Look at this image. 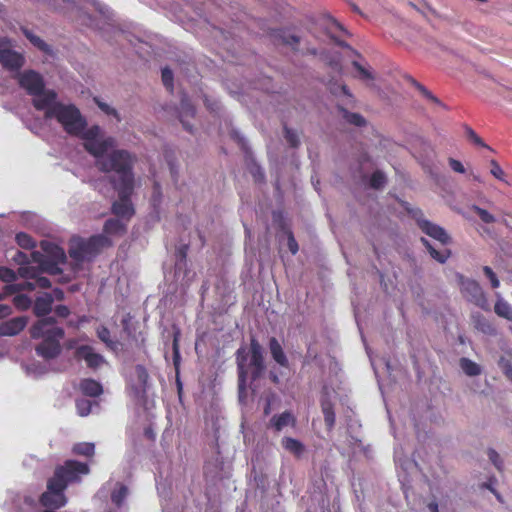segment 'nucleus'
Segmentation results:
<instances>
[{
  "mask_svg": "<svg viewBox=\"0 0 512 512\" xmlns=\"http://www.w3.org/2000/svg\"><path fill=\"white\" fill-rule=\"evenodd\" d=\"M224 416L220 399H212L204 409L203 441H204V475L215 480L222 478L224 457L221 451Z\"/></svg>",
  "mask_w": 512,
  "mask_h": 512,
  "instance_id": "f257e3e1",
  "label": "nucleus"
},
{
  "mask_svg": "<svg viewBox=\"0 0 512 512\" xmlns=\"http://www.w3.org/2000/svg\"><path fill=\"white\" fill-rule=\"evenodd\" d=\"M56 99L57 93L48 90L44 97L33 99L32 103L36 110L45 112V119L55 118L66 133L79 136L86 128L87 121L75 105L56 102Z\"/></svg>",
  "mask_w": 512,
  "mask_h": 512,
  "instance_id": "f03ea898",
  "label": "nucleus"
},
{
  "mask_svg": "<svg viewBox=\"0 0 512 512\" xmlns=\"http://www.w3.org/2000/svg\"><path fill=\"white\" fill-rule=\"evenodd\" d=\"M135 157L124 149L113 150L104 158L96 160V167L104 172H115L119 179L110 177L111 184L114 185H131L134 184L133 165Z\"/></svg>",
  "mask_w": 512,
  "mask_h": 512,
  "instance_id": "7ed1b4c3",
  "label": "nucleus"
},
{
  "mask_svg": "<svg viewBox=\"0 0 512 512\" xmlns=\"http://www.w3.org/2000/svg\"><path fill=\"white\" fill-rule=\"evenodd\" d=\"M250 361L248 366L246 365L248 354L244 348H240L237 351V366H238V377H239V388L242 389L245 385L246 378L248 375V369H251L252 379L258 378L264 370V359L262 347L259 342L255 339H251L250 343Z\"/></svg>",
  "mask_w": 512,
  "mask_h": 512,
  "instance_id": "20e7f679",
  "label": "nucleus"
},
{
  "mask_svg": "<svg viewBox=\"0 0 512 512\" xmlns=\"http://www.w3.org/2000/svg\"><path fill=\"white\" fill-rule=\"evenodd\" d=\"M112 246L110 238L104 234L93 235L88 239L77 238L71 241L68 253L77 262L89 260L104 248Z\"/></svg>",
  "mask_w": 512,
  "mask_h": 512,
  "instance_id": "39448f33",
  "label": "nucleus"
},
{
  "mask_svg": "<svg viewBox=\"0 0 512 512\" xmlns=\"http://www.w3.org/2000/svg\"><path fill=\"white\" fill-rule=\"evenodd\" d=\"M90 473V467L87 463L77 460H66L54 469L51 479L58 485H62L66 490L70 484L80 483L82 477Z\"/></svg>",
  "mask_w": 512,
  "mask_h": 512,
  "instance_id": "423d86ee",
  "label": "nucleus"
},
{
  "mask_svg": "<svg viewBox=\"0 0 512 512\" xmlns=\"http://www.w3.org/2000/svg\"><path fill=\"white\" fill-rule=\"evenodd\" d=\"M113 188L118 193V200L112 203L111 211L116 217L129 221L135 214V209L131 201L134 184L114 185Z\"/></svg>",
  "mask_w": 512,
  "mask_h": 512,
  "instance_id": "0eeeda50",
  "label": "nucleus"
},
{
  "mask_svg": "<svg viewBox=\"0 0 512 512\" xmlns=\"http://www.w3.org/2000/svg\"><path fill=\"white\" fill-rule=\"evenodd\" d=\"M459 285L462 296L482 310L489 311L490 304L480 284L473 279L459 275Z\"/></svg>",
  "mask_w": 512,
  "mask_h": 512,
  "instance_id": "6e6552de",
  "label": "nucleus"
},
{
  "mask_svg": "<svg viewBox=\"0 0 512 512\" xmlns=\"http://www.w3.org/2000/svg\"><path fill=\"white\" fill-rule=\"evenodd\" d=\"M68 502L65 489L51 479L47 480L46 491L39 497V503L45 510H58Z\"/></svg>",
  "mask_w": 512,
  "mask_h": 512,
  "instance_id": "1a4fd4ad",
  "label": "nucleus"
},
{
  "mask_svg": "<svg viewBox=\"0 0 512 512\" xmlns=\"http://www.w3.org/2000/svg\"><path fill=\"white\" fill-rule=\"evenodd\" d=\"M18 273L21 277L26 279L23 283H19L16 285L18 290H34L36 287L40 288H50L51 282L50 280L42 276L41 272L38 268L32 267V266H21L18 269Z\"/></svg>",
  "mask_w": 512,
  "mask_h": 512,
  "instance_id": "9d476101",
  "label": "nucleus"
},
{
  "mask_svg": "<svg viewBox=\"0 0 512 512\" xmlns=\"http://www.w3.org/2000/svg\"><path fill=\"white\" fill-rule=\"evenodd\" d=\"M19 85L27 91L29 95L36 98H42L47 93L42 76L33 71L28 70L19 75Z\"/></svg>",
  "mask_w": 512,
  "mask_h": 512,
  "instance_id": "9b49d317",
  "label": "nucleus"
},
{
  "mask_svg": "<svg viewBox=\"0 0 512 512\" xmlns=\"http://www.w3.org/2000/svg\"><path fill=\"white\" fill-rule=\"evenodd\" d=\"M52 333V336L43 339L35 348L37 355L47 360L54 359L60 354V340L65 334L63 329H55Z\"/></svg>",
  "mask_w": 512,
  "mask_h": 512,
  "instance_id": "f8f14e48",
  "label": "nucleus"
},
{
  "mask_svg": "<svg viewBox=\"0 0 512 512\" xmlns=\"http://www.w3.org/2000/svg\"><path fill=\"white\" fill-rule=\"evenodd\" d=\"M0 63L3 68L9 71H18L25 63L22 54L10 49V42L0 39Z\"/></svg>",
  "mask_w": 512,
  "mask_h": 512,
  "instance_id": "ddd939ff",
  "label": "nucleus"
},
{
  "mask_svg": "<svg viewBox=\"0 0 512 512\" xmlns=\"http://www.w3.org/2000/svg\"><path fill=\"white\" fill-rule=\"evenodd\" d=\"M418 214L419 216L414 215V217L418 227L423 233L439 241L443 245H447L451 242V237L448 235L444 228L423 218V213L420 210L418 211Z\"/></svg>",
  "mask_w": 512,
  "mask_h": 512,
  "instance_id": "4468645a",
  "label": "nucleus"
},
{
  "mask_svg": "<svg viewBox=\"0 0 512 512\" xmlns=\"http://www.w3.org/2000/svg\"><path fill=\"white\" fill-rule=\"evenodd\" d=\"M321 411L324 416L326 429L332 431L336 423V415L334 411V404L330 399V393L327 387H324L320 398Z\"/></svg>",
  "mask_w": 512,
  "mask_h": 512,
  "instance_id": "2eb2a0df",
  "label": "nucleus"
},
{
  "mask_svg": "<svg viewBox=\"0 0 512 512\" xmlns=\"http://www.w3.org/2000/svg\"><path fill=\"white\" fill-rule=\"evenodd\" d=\"M115 145L116 141L113 137L84 142L85 150L93 155L96 160L104 158L108 154V150L113 148Z\"/></svg>",
  "mask_w": 512,
  "mask_h": 512,
  "instance_id": "dca6fc26",
  "label": "nucleus"
},
{
  "mask_svg": "<svg viewBox=\"0 0 512 512\" xmlns=\"http://www.w3.org/2000/svg\"><path fill=\"white\" fill-rule=\"evenodd\" d=\"M74 357L77 360H85L87 366L92 369L98 368L103 362L102 355L95 353L93 347L89 345H81L76 348Z\"/></svg>",
  "mask_w": 512,
  "mask_h": 512,
  "instance_id": "f3484780",
  "label": "nucleus"
},
{
  "mask_svg": "<svg viewBox=\"0 0 512 512\" xmlns=\"http://www.w3.org/2000/svg\"><path fill=\"white\" fill-rule=\"evenodd\" d=\"M55 318L46 317L39 319L30 329V335L33 339H45L48 336H52V332L55 329H62L61 327L55 326Z\"/></svg>",
  "mask_w": 512,
  "mask_h": 512,
  "instance_id": "a211bd4d",
  "label": "nucleus"
},
{
  "mask_svg": "<svg viewBox=\"0 0 512 512\" xmlns=\"http://www.w3.org/2000/svg\"><path fill=\"white\" fill-rule=\"evenodd\" d=\"M31 258L33 262L38 263V269L41 272H46L51 275H58L62 272L59 267L60 264H64L65 262H60L58 260L46 259L44 254L39 251H33L31 253Z\"/></svg>",
  "mask_w": 512,
  "mask_h": 512,
  "instance_id": "6ab92c4d",
  "label": "nucleus"
},
{
  "mask_svg": "<svg viewBox=\"0 0 512 512\" xmlns=\"http://www.w3.org/2000/svg\"><path fill=\"white\" fill-rule=\"evenodd\" d=\"M25 317H15L0 323V336H15L19 334L26 326Z\"/></svg>",
  "mask_w": 512,
  "mask_h": 512,
  "instance_id": "aec40b11",
  "label": "nucleus"
},
{
  "mask_svg": "<svg viewBox=\"0 0 512 512\" xmlns=\"http://www.w3.org/2000/svg\"><path fill=\"white\" fill-rule=\"evenodd\" d=\"M196 110L194 106L191 104L190 100L187 96L182 97L180 102V107L178 110L179 120L182 123L185 130L188 132H192V126L186 120L187 118H193L195 116Z\"/></svg>",
  "mask_w": 512,
  "mask_h": 512,
  "instance_id": "412c9836",
  "label": "nucleus"
},
{
  "mask_svg": "<svg viewBox=\"0 0 512 512\" xmlns=\"http://www.w3.org/2000/svg\"><path fill=\"white\" fill-rule=\"evenodd\" d=\"M54 298L51 294L45 293L36 298L33 306V312L37 317H44L52 310Z\"/></svg>",
  "mask_w": 512,
  "mask_h": 512,
  "instance_id": "4be33fe9",
  "label": "nucleus"
},
{
  "mask_svg": "<svg viewBox=\"0 0 512 512\" xmlns=\"http://www.w3.org/2000/svg\"><path fill=\"white\" fill-rule=\"evenodd\" d=\"M270 425L279 432L286 426L295 427L296 418L290 411H284L281 414H276L270 419Z\"/></svg>",
  "mask_w": 512,
  "mask_h": 512,
  "instance_id": "5701e85b",
  "label": "nucleus"
},
{
  "mask_svg": "<svg viewBox=\"0 0 512 512\" xmlns=\"http://www.w3.org/2000/svg\"><path fill=\"white\" fill-rule=\"evenodd\" d=\"M79 389L85 396L89 397H99L103 393L101 383L92 378L82 379Z\"/></svg>",
  "mask_w": 512,
  "mask_h": 512,
  "instance_id": "b1692460",
  "label": "nucleus"
},
{
  "mask_svg": "<svg viewBox=\"0 0 512 512\" xmlns=\"http://www.w3.org/2000/svg\"><path fill=\"white\" fill-rule=\"evenodd\" d=\"M41 248L45 252L44 256L46 259L58 260L60 262H66L65 251L58 245L49 242L42 241Z\"/></svg>",
  "mask_w": 512,
  "mask_h": 512,
  "instance_id": "393cba45",
  "label": "nucleus"
},
{
  "mask_svg": "<svg viewBox=\"0 0 512 512\" xmlns=\"http://www.w3.org/2000/svg\"><path fill=\"white\" fill-rule=\"evenodd\" d=\"M135 374L139 384V387L135 388V394L137 397L144 398L148 389V371L143 365H136Z\"/></svg>",
  "mask_w": 512,
  "mask_h": 512,
  "instance_id": "a878e982",
  "label": "nucleus"
},
{
  "mask_svg": "<svg viewBox=\"0 0 512 512\" xmlns=\"http://www.w3.org/2000/svg\"><path fill=\"white\" fill-rule=\"evenodd\" d=\"M269 349L272 358L282 367H288V359L283 351V348L279 341L275 337H271L269 340Z\"/></svg>",
  "mask_w": 512,
  "mask_h": 512,
  "instance_id": "bb28decb",
  "label": "nucleus"
},
{
  "mask_svg": "<svg viewBox=\"0 0 512 512\" xmlns=\"http://www.w3.org/2000/svg\"><path fill=\"white\" fill-rule=\"evenodd\" d=\"M104 235H123L126 233V224L120 218H110L103 226Z\"/></svg>",
  "mask_w": 512,
  "mask_h": 512,
  "instance_id": "cd10ccee",
  "label": "nucleus"
},
{
  "mask_svg": "<svg viewBox=\"0 0 512 512\" xmlns=\"http://www.w3.org/2000/svg\"><path fill=\"white\" fill-rule=\"evenodd\" d=\"M420 241L423 246H425L430 256L441 264H444L451 256V251L449 249L439 251L435 249L432 244L424 237H421Z\"/></svg>",
  "mask_w": 512,
  "mask_h": 512,
  "instance_id": "c85d7f7f",
  "label": "nucleus"
},
{
  "mask_svg": "<svg viewBox=\"0 0 512 512\" xmlns=\"http://www.w3.org/2000/svg\"><path fill=\"white\" fill-rule=\"evenodd\" d=\"M281 444L285 450L295 456H300L305 450L303 443L292 437H284Z\"/></svg>",
  "mask_w": 512,
  "mask_h": 512,
  "instance_id": "c756f323",
  "label": "nucleus"
},
{
  "mask_svg": "<svg viewBox=\"0 0 512 512\" xmlns=\"http://www.w3.org/2000/svg\"><path fill=\"white\" fill-rule=\"evenodd\" d=\"M273 37L281 43L295 48L300 43V38L294 34H289L286 30L278 29L273 31Z\"/></svg>",
  "mask_w": 512,
  "mask_h": 512,
  "instance_id": "7c9ffc66",
  "label": "nucleus"
},
{
  "mask_svg": "<svg viewBox=\"0 0 512 512\" xmlns=\"http://www.w3.org/2000/svg\"><path fill=\"white\" fill-rule=\"evenodd\" d=\"M497 301L494 306L495 313L509 321H512V308L511 306L504 301V299L500 296L499 293H496Z\"/></svg>",
  "mask_w": 512,
  "mask_h": 512,
  "instance_id": "2f4dec72",
  "label": "nucleus"
},
{
  "mask_svg": "<svg viewBox=\"0 0 512 512\" xmlns=\"http://www.w3.org/2000/svg\"><path fill=\"white\" fill-rule=\"evenodd\" d=\"M338 110L341 112L342 117L351 125L364 127L367 123L366 119L359 113L349 112L342 106H338Z\"/></svg>",
  "mask_w": 512,
  "mask_h": 512,
  "instance_id": "473e14b6",
  "label": "nucleus"
},
{
  "mask_svg": "<svg viewBox=\"0 0 512 512\" xmlns=\"http://www.w3.org/2000/svg\"><path fill=\"white\" fill-rule=\"evenodd\" d=\"M459 365L463 372L470 377L478 376L482 372L481 366L479 364L466 357H462L459 360Z\"/></svg>",
  "mask_w": 512,
  "mask_h": 512,
  "instance_id": "72a5a7b5",
  "label": "nucleus"
},
{
  "mask_svg": "<svg viewBox=\"0 0 512 512\" xmlns=\"http://www.w3.org/2000/svg\"><path fill=\"white\" fill-rule=\"evenodd\" d=\"M173 343H172V351H173V364L175 366L176 371L179 369L180 365V347H179V341L181 332L180 329L176 326L173 327Z\"/></svg>",
  "mask_w": 512,
  "mask_h": 512,
  "instance_id": "f704fd0d",
  "label": "nucleus"
},
{
  "mask_svg": "<svg viewBox=\"0 0 512 512\" xmlns=\"http://www.w3.org/2000/svg\"><path fill=\"white\" fill-rule=\"evenodd\" d=\"M408 81L425 97L427 100L439 105L443 106V103L435 96L433 95L425 86H423L421 83L416 81L412 77H408Z\"/></svg>",
  "mask_w": 512,
  "mask_h": 512,
  "instance_id": "c9c22d12",
  "label": "nucleus"
},
{
  "mask_svg": "<svg viewBox=\"0 0 512 512\" xmlns=\"http://www.w3.org/2000/svg\"><path fill=\"white\" fill-rule=\"evenodd\" d=\"M72 452L75 455L92 457L95 453V446L93 443H89V442L77 443L73 446Z\"/></svg>",
  "mask_w": 512,
  "mask_h": 512,
  "instance_id": "e433bc0d",
  "label": "nucleus"
},
{
  "mask_svg": "<svg viewBox=\"0 0 512 512\" xmlns=\"http://www.w3.org/2000/svg\"><path fill=\"white\" fill-rule=\"evenodd\" d=\"M470 209L475 212L480 220L485 223V224H492L496 221V218L494 215H492L489 211H487L486 209H483L481 207H479L478 205H472L470 207Z\"/></svg>",
  "mask_w": 512,
  "mask_h": 512,
  "instance_id": "4c0bfd02",
  "label": "nucleus"
},
{
  "mask_svg": "<svg viewBox=\"0 0 512 512\" xmlns=\"http://www.w3.org/2000/svg\"><path fill=\"white\" fill-rule=\"evenodd\" d=\"M15 239H16L17 244L21 248L32 249L36 246V243L33 240V238L30 235H28L27 233H24V232L17 233Z\"/></svg>",
  "mask_w": 512,
  "mask_h": 512,
  "instance_id": "58836bf2",
  "label": "nucleus"
},
{
  "mask_svg": "<svg viewBox=\"0 0 512 512\" xmlns=\"http://www.w3.org/2000/svg\"><path fill=\"white\" fill-rule=\"evenodd\" d=\"M76 409L77 413L81 417L88 416L91 413L92 410V402L87 399H77L76 400Z\"/></svg>",
  "mask_w": 512,
  "mask_h": 512,
  "instance_id": "ea45409f",
  "label": "nucleus"
},
{
  "mask_svg": "<svg viewBox=\"0 0 512 512\" xmlns=\"http://www.w3.org/2000/svg\"><path fill=\"white\" fill-rule=\"evenodd\" d=\"M386 183V176L382 171H375L372 173L370 177V186L374 189H380L382 188Z\"/></svg>",
  "mask_w": 512,
  "mask_h": 512,
  "instance_id": "a19ab883",
  "label": "nucleus"
},
{
  "mask_svg": "<svg viewBox=\"0 0 512 512\" xmlns=\"http://www.w3.org/2000/svg\"><path fill=\"white\" fill-rule=\"evenodd\" d=\"M284 138L292 148H297L300 145V140L295 131L290 129L286 124L284 125Z\"/></svg>",
  "mask_w": 512,
  "mask_h": 512,
  "instance_id": "79ce46f5",
  "label": "nucleus"
},
{
  "mask_svg": "<svg viewBox=\"0 0 512 512\" xmlns=\"http://www.w3.org/2000/svg\"><path fill=\"white\" fill-rule=\"evenodd\" d=\"M100 134V127L98 125H93L88 129H84L83 132L79 135L85 142L87 141H95L98 140V136Z\"/></svg>",
  "mask_w": 512,
  "mask_h": 512,
  "instance_id": "37998d69",
  "label": "nucleus"
},
{
  "mask_svg": "<svg viewBox=\"0 0 512 512\" xmlns=\"http://www.w3.org/2000/svg\"><path fill=\"white\" fill-rule=\"evenodd\" d=\"M26 37L30 40V42L37 47L39 50L43 52H50V46L42 40L39 36L33 35L30 32H26Z\"/></svg>",
  "mask_w": 512,
  "mask_h": 512,
  "instance_id": "c03bdc74",
  "label": "nucleus"
},
{
  "mask_svg": "<svg viewBox=\"0 0 512 512\" xmlns=\"http://www.w3.org/2000/svg\"><path fill=\"white\" fill-rule=\"evenodd\" d=\"M31 299L24 294L16 295L13 298V304L19 310H27L31 306Z\"/></svg>",
  "mask_w": 512,
  "mask_h": 512,
  "instance_id": "a18cd8bd",
  "label": "nucleus"
},
{
  "mask_svg": "<svg viewBox=\"0 0 512 512\" xmlns=\"http://www.w3.org/2000/svg\"><path fill=\"white\" fill-rule=\"evenodd\" d=\"M128 493V489L126 486L121 485L117 490H114L111 494V500L117 506H120L124 501L126 495Z\"/></svg>",
  "mask_w": 512,
  "mask_h": 512,
  "instance_id": "49530a36",
  "label": "nucleus"
},
{
  "mask_svg": "<svg viewBox=\"0 0 512 512\" xmlns=\"http://www.w3.org/2000/svg\"><path fill=\"white\" fill-rule=\"evenodd\" d=\"M161 78H162L163 85L167 88V90L172 92L173 91V80H174L172 70L169 69L168 67L163 68L161 71Z\"/></svg>",
  "mask_w": 512,
  "mask_h": 512,
  "instance_id": "de8ad7c7",
  "label": "nucleus"
},
{
  "mask_svg": "<svg viewBox=\"0 0 512 512\" xmlns=\"http://www.w3.org/2000/svg\"><path fill=\"white\" fill-rule=\"evenodd\" d=\"M352 66L358 72V77L362 80H374V76L370 70L362 66L359 62L353 61Z\"/></svg>",
  "mask_w": 512,
  "mask_h": 512,
  "instance_id": "09e8293b",
  "label": "nucleus"
},
{
  "mask_svg": "<svg viewBox=\"0 0 512 512\" xmlns=\"http://www.w3.org/2000/svg\"><path fill=\"white\" fill-rule=\"evenodd\" d=\"M330 91L332 94H335V95H338V93L341 92L343 95H345L346 97L349 98L348 103L354 102V97L345 84H341V85L331 84Z\"/></svg>",
  "mask_w": 512,
  "mask_h": 512,
  "instance_id": "8fccbe9b",
  "label": "nucleus"
},
{
  "mask_svg": "<svg viewBox=\"0 0 512 512\" xmlns=\"http://www.w3.org/2000/svg\"><path fill=\"white\" fill-rule=\"evenodd\" d=\"M482 270L484 275L489 279L491 287L493 289L498 288L500 286V281L492 268L489 266H484Z\"/></svg>",
  "mask_w": 512,
  "mask_h": 512,
  "instance_id": "3c124183",
  "label": "nucleus"
},
{
  "mask_svg": "<svg viewBox=\"0 0 512 512\" xmlns=\"http://www.w3.org/2000/svg\"><path fill=\"white\" fill-rule=\"evenodd\" d=\"M0 280L6 283H12L16 280V273L7 267H0Z\"/></svg>",
  "mask_w": 512,
  "mask_h": 512,
  "instance_id": "603ef678",
  "label": "nucleus"
},
{
  "mask_svg": "<svg viewBox=\"0 0 512 512\" xmlns=\"http://www.w3.org/2000/svg\"><path fill=\"white\" fill-rule=\"evenodd\" d=\"M249 171H250L251 175L253 176L255 182L261 183L264 181V179H265L264 171L258 164L253 163L250 166Z\"/></svg>",
  "mask_w": 512,
  "mask_h": 512,
  "instance_id": "864d4df0",
  "label": "nucleus"
},
{
  "mask_svg": "<svg viewBox=\"0 0 512 512\" xmlns=\"http://www.w3.org/2000/svg\"><path fill=\"white\" fill-rule=\"evenodd\" d=\"M490 165H491L490 173L496 179H498L500 181H504L505 173H504L503 169L501 168V166L498 164V162L496 160H491Z\"/></svg>",
  "mask_w": 512,
  "mask_h": 512,
  "instance_id": "5fc2aeb1",
  "label": "nucleus"
},
{
  "mask_svg": "<svg viewBox=\"0 0 512 512\" xmlns=\"http://www.w3.org/2000/svg\"><path fill=\"white\" fill-rule=\"evenodd\" d=\"M286 235H287V246H288L289 251L293 255L297 254V252L299 251V246L294 237L293 232L291 230H287Z\"/></svg>",
  "mask_w": 512,
  "mask_h": 512,
  "instance_id": "6e6d98bb",
  "label": "nucleus"
},
{
  "mask_svg": "<svg viewBox=\"0 0 512 512\" xmlns=\"http://www.w3.org/2000/svg\"><path fill=\"white\" fill-rule=\"evenodd\" d=\"M499 366L503 370L504 374L512 381V360L501 357Z\"/></svg>",
  "mask_w": 512,
  "mask_h": 512,
  "instance_id": "4d7b16f0",
  "label": "nucleus"
},
{
  "mask_svg": "<svg viewBox=\"0 0 512 512\" xmlns=\"http://www.w3.org/2000/svg\"><path fill=\"white\" fill-rule=\"evenodd\" d=\"M97 336L105 344H112L110 339V330L106 326H100L97 328Z\"/></svg>",
  "mask_w": 512,
  "mask_h": 512,
  "instance_id": "13d9d810",
  "label": "nucleus"
},
{
  "mask_svg": "<svg viewBox=\"0 0 512 512\" xmlns=\"http://www.w3.org/2000/svg\"><path fill=\"white\" fill-rule=\"evenodd\" d=\"M188 249H189V246L187 244L181 245L177 248V250H176L177 265H179L181 262H183V264L186 263Z\"/></svg>",
  "mask_w": 512,
  "mask_h": 512,
  "instance_id": "bf43d9fd",
  "label": "nucleus"
},
{
  "mask_svg": "<svg viewBox=\"0 0 512 512\" xmlns=\"http://www.w3.org/2000/svg\"><path fill=\"white\" fill-rule=\"evenodd\" d=\"M467 134H468V137L474 142V144L489 149V146H487L483 142V140L475 133L474 130H472L471 128H468L467 129Z\"/></svg>",
  "mask_w": 512,
  "mask_h": 512,
  "instance_id": "052dcab7",
  "label": "nucleus"
},
{
  "mask_svg": "<svg viewBox=\"0 0 512 512\" xmlns=\"http://www.w3.org/2000/svg\"><path fill=\"white\" fill-rule=\"evenodd\" d=\"M488 457L497 469H501V460L499 454L494 449L488 450Z\"/></svg>",
  "mask_w": 512,
  "mask_h": 512,
  "instance_id": "680f3d73",
  "label": "nucleus"
},
{
  "mask_svg": "<svg viewBox=\"0 0 512 512\" xmlns=\"http://www.w3.org/2000/svg\"><path fill=\"white\" fill-rule=\"evenodd\" d=\"M449 165L453 171L457 173H465V168L459 160L449 158Z\"/></svg>",
  "mask_w": 512,
  "mask_h": 512,
  "instance_id": "e2e57ef3",
  "label": "nucleus"
},
{
  "mask_svg": "<svg viewBox=\"0 0 512 512\" xmlns=\"http://www.w3.org/2000/svg\"><path fill=\"white\" fill-rule=\"evenodd\" d=\"M98 107L108 115H113L118 117L117 111L114 108H111L108 104L97 101Z\"/></svg>",
  "mask_w": 512,
  "mask_h": 512,
  "instance_id": "0e129e2a",
  "label": "nucleus"
},
{
  "mask_svg": "<svg viewBox=\"0 0 512 512\" xmlns=\"http://www.w3.org/2000/svg\"><path fill=\"white\" fill-rule=\"evenodd\" d=\"M55 313L57 316H59L61 318H66L69 316L70 310L65 305H57L55 308Z\"/></svg>",
  "mask_w": 512,
  "mask_h": 512,
  "instance_id": "69168bd1",
  "label": "nucleus"
},
{
  "mask_svg": "<svg viewBox=\"0 0 512 512\" xmlns=\"http://www.w3.org/2000/svg\"><path fill=\"white\" fill-rule=\"evenodd\" d=\"M12 313L11 306L7 304H0V319L9 316Z\"/></svg>",
  "mask_w": 512,
  "mask_h": 512,
  "instance_id": "338daca9",
  "label": "nucleus"
},
{
  "mask_svg": "<svg viewBox=\"0 0 512 512\" xmlns=\"http://www.w3.org/2000/svg\"><path fill=\"white\" fill-rule=\"evenodd\" d=\"M427 508L430 512H439L438 503L435 501L428 503Z\"/></svg>",
  "mask_w": 512,
  "mask_h": 512,
  "instance_id": "774afa93",
  "label": "nucleus"
}]
</instances>
